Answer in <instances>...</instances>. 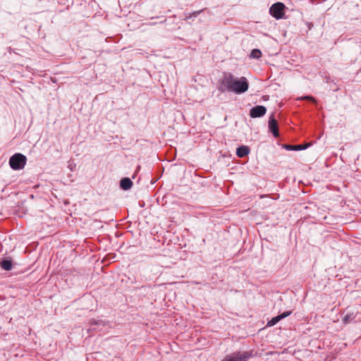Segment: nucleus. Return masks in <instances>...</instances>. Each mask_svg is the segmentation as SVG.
<instances>
[{"instance_id": "obj_10", "label": "nucleus", "mask_w": 361, "mask_h": 361, "mask_svg": "<svg viewBox=\"0 0 361 361\" xmlns=\"http://www.w3.org/2000/svg\"><path fill=\"white\" fill-rule=\"evenodd\" d=\"M1 267L3 269L9 271L12 269V263L10 260H3L1 262Z\"/></svg>"}, {"instance_id": "obj_6", "label": "nucleus", "mask_w": 361, "mask_h": 361, "mask_svg": "<svg viewBox=\"0 0 361 361\" xmlns=\"http://www.w3.org/2000/svg\"><path fill=\"white\" fill-rule=\"evenodd\" d=\"M269 128L275 137H278L279 136L278 123L274 116H270L269 118Z\"/></svg>"}, {"instance_id": "obj_7", "label": "nucleus", "mask_w": 361, "mask_h": 361, "mask_svg": "<svg viewBox=\"0 0 361 361\" xmlns=\"http://www.w3.org/2000/svg\"><path fill=\"white\" fill-rule=\"evenodd\" d=\"M291 313H292L291 311H286L275 317H273L270 321L268 322L267 326H272L275 325L276 323H278L282 319H284V318L287 317L288 316L290 315Z\"/></svg>"}, {"instance_id": "obj_12", "label": "nucleus", "mask_w": 361, "mask_h": 361, "mask_svg": "<svg viewBox=\"0 0 361 361\" xmlns=\"http://www.w3.org/2000/svg\"><path fill=\"white\" fill-rule=\"evenodd\" d=\"M250 56L252 58L259 59L262 56V52L259 49H255L252 51Z\"/></svg>"}, {"instance_id": "obj_3", "label": "nucleus", "mask_w": 361, "mask_h": 361, "mask_svg": "<svg viewBox=\"0 0 361 361\" xmlns=\"http://www.w3.org/2000/svg\"><path fill=\"white\" fill-rule=\"evenodd\" d=\"M250 357L248 351H238L226 355L221 361H247Z\"/></svg>"}, {"instance_id": "obj_13", "label": "nucleus", "mask_w": 361, "mask_h": 361, "mask_svg": "<svg viewBox=\"0 0 361 361\" xmlns=\"http://www.w3.org/2000/svg\"><path fill=\"white\" fill-rule=\"evenodd\" d=\"M298 99H300V100H307V101H310V102H312L313 103H317V100L315 99V98L312 97V96H309V95L300 97Z\"/></svg>"}, {"instance_id": "obj_11", "label": "nucleus", "mask_w": 361, "mask_h": 361, "mask_svg": "<svg viewBox=\"0 0 361 361\" xmlns=\"http://www.w3.org/2000/svg\"><path fill=\"white\" fill-rule=\"evenodd\" d=\"M307 146L302 145H286V148L290 150H302L306 149Z\"/></svg>"}, {"instance_id": "obj_4", "label": "nucleus", "mask_w": 361, "mask_h": 361, "mask_svg": "<svg viewBox=\"0 0 361 361\" xmlns=\"http://www.w3.org/2000/svg\"><path fill=\"white\" fill-rule=\"evenodd\" d=\"M285 8L286 6L283 3L277 2L270 7L269 13L276 19H281L284 16Z\"/></svg>"}, {"instance_id": "obj_9", "label": "nucleus", "mask_w": 361, "mask_h": 361, "mask_svg": "<svg viewBox=\"0 0 361 361\" xmlns=\"http://www.w3.org/2000/svg\"><path fill=\"white\" fill-rule=\"evenodd\" d=\"M133 185V182L129 178H123L121 180L120 186L123 190H129Z\"/></svg>"}, {"instance_id": "obj_16", "label": "nucleus", "mask_w": 361, "mask_h": 361, "mask_svg": "<svg viewBox=\"0 0 361 361\" xmlns=\"http://www.w3.org/2000/svg\"><path fill=\"white\" fill-rule=\"evenodd\" d=\"M102 324V322H95V324H97V325H100V324Z\"/></svg>"}, {"instance_id": "obj_15", "label": "nucleus", "mask_w": 361, "mask_h": 361, "mask_svg": "<svg viewBox=\"0 0 361 361\" xmlns=\"http://www.w3.org/2000/svg\"><path fill=\"white\" fill-rule=\"evenodd\" d=\"M201 12H202V11H195L192 13H191L189 16L186 17V19L187 18H191L192 16L193 17H197Z\"/></svg>"}, {"instance_id": "obj_1", "label": "nucleus", "mask_w": 361, "mask_h": 361, "mask_svg": "<svg viewBox=\"0 0 361 361\" xmlns=\"http://www.w3.org/2000/svg\"><path fill=\"white\" fill-rule=\"evenodd\" d=\"M248 87L249 84L245 77L235 78L230 73H224L218 84V90L221 92L228 91L235 94H242L245 92Z\"/></svg>"}, {"instance_id": "obj_8", "label": "nucleus", "mask_w": 361, "mask_h": 361, "mask_svg": "<svg viewBox=\"0 0 361 361\" xmlns=\"http://www.w3.org/2000/svg\"><path fill=\"white\" fill-rule=\"evenodd\" d=\"M249 152L250 148L247 146H240L238 147L236 150V154L240 158L247 156Z\"/></svg>"}, {"instance_id": "obj_14", "label": "nucleus", "mask_w": 361, "mask_h": 361, "mask_svg": "<svg viewBox=\"0 0 361 361\" xmlns=\"http://www.w3.org/2000/svg\"><path fill=\"white\" fill-rule=\"evenodd\" d=\"M353 319V314H346L343 318V322L345 323L349 322L350 320Z\"/></svg>"}, {"instance_id": "obj_2", "label": "nucleus", "mask_w": 361, "mask_h": 361, "mask_svg": "<svg viewBox=\"0 0 361 361\" xmlns=\"http://www.w3.org/2000/svg\"><path fill=\"white\" fill-rule=\"evenodd\" d=\"M26 157L22 154L16 153L9 159L10 166L14 170H20L24 168L26 164Z\"/></svg>"}, {"instance_id": "obj_5", "label": "nucleus", "mask_w": 361, "mask_h": 361, "mask_svg": "<svg viewBox=\"0 0 361 361\" xmlns=\"http://www.w3.org/2000/svg\"><path fill=\"white\" fill-rule=\"evenodd\" d=\"M267 109L264 106H256L250 110V116L251 118L262 117L265 115Z\"/></svg>"}]
</instances>
